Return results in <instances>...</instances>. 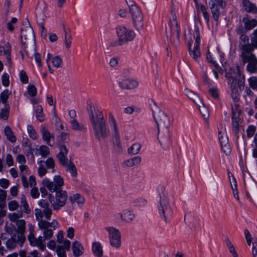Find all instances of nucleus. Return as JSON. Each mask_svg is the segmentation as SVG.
I'll list each match as a JSON object with an SVG mask.
<instances>
[{"label": "nucleus", "instance_id": "nucleus-1", "mask_svg": "<svg viewBox=\"0 0 257 257\" xmlns=\"http://www.w3.org/2000/svg\"><path fill=\"white\" fill-rule=\"evenodd\" d=\"M35 215L38 221L39 228L43 231V234L45 239H50L53 236V230L59 226V223L56 219H53L50 222L43 219V211L41 209H35Z\"/></svg>", "mask_w": 257, "mask_h": 257}, {"label": "nucleus", "instance_id": "nucleus-2", "mask_svg": "<svg viewBox=\"0 0 257 257\" xmlns=\"http://www.w3.org/2000/svg\"><path fill=\"white\" fill-rule=\"evenodd\" d=\"M90 116L95 135L97 137H105L107 132L106 127L102 112L99 110L96 111L91 106Z\"/></svg>", "mask_w": 257, "mask_h": 257}, {"label": "nucleus", "instance_id": "nucleus-3", "mask_svg": "<svg viewBox=\"0 0 257 257\" xmlns=\"http://www.w3.org/2000/svg\"><path fill=\"white\" fill-rule=\"evenodd\" d=\"M160 196V202L158 205V210L165 221L167 217L172 213V208L168 198V193L163 187H161L158 189Z\"/></svg>", "mask_w": 257, "mask_h": 257}, {"label": "nucleus", "instance_id": "nucleus-4", "mask_svg": "<svg viewBox=\"0 0 257 257\" xmlns=\"http://www.w3.org/2000/svg\"><path fill=\"white\" fill-rule=\"evenodd\" d=\"M116 33L118 38L117 44L123 45L135 38V32L123 26H119L116 28Z\"/></svg>", "mask_w": 257, "mask_h": 257}, {"label": "nucleus", "instance_id": "nucleus-5", "mask_svg": "<svg viewBox=\"0 0 257 257\" xmlns=\"http://www.w3.org/2000/svg\"><path fill=\"white\" fill-rule=\"evenodd\" d=\"M105 230L108 233L109 242L111 246L115 249L119 248L121 245V233L119 230L112 226L106 227Z\"/></svg>", "mask_w": 257, "mask_h": 257}, {"label": "nucleus", "instance_id": "nucleus-6", "mask_svg": "<svg viewBox=\"0 0 257 257\" xmlns=\"http://www.w3.org/2000/svg\"><path fill=\"white\" fill-rule=\"evenodd\" d=\"M153 115L157 124L158 131L169 128L171 124L170 118L163 111L159 110L154 112Z\"/></svg>", "mask_w": 257, "mask_h": 257}, {"label": "nucleus", "instance_id": "nucleus-7", "mask_svg": "<svg viewBox=\"0 0 257 257\" xmlns=\"http://www.w3.org/2000/svg\"><path fill=\"white\" fill-rule=\"evenodd\" d=\"M191 40H195L194 47L193 49L190 48L189 54L193 59L197 61L200 57L201 53L199 49V46L200 42L199 29L195 27L193 34H190L189 37Z\"/></svg>", "mask_w": 257, "mask_h": 257}, {"label": "nucleus", "instance_id": "nucleus-8", "mask_svg": "<svg viewBox=\"0 0 257 257\" xmlns=\"http://www.w3.org/2000/svg\"><path fill=\"white\" fill-rule=\"evenodd\" d=\"M67 194L65 191L60 190L56 192L55 199L50 200L52 207L55 210H58L63 207L67 200Z\"/></svg>", "mask_w": 257, "mask_h": 257}, {"label": "nucleus", "instance_id": "nucleus-9", "mask_svg": "<svg viewBox=\"0 0 257 257\" xmlns=\"http://www.w3.org/2000/svg\"><path fill=\"white\" fill-rule=\"evenodd\" d=\"M42 183L52 192L60 190L61 187L64 185L63 178H53L51 179L45 178Z\"/></svg>", "mask_w": 257, "mask_h": 257}, {"label": "nucleus", "instance_id": "nucleus-10", "mask_svg": "<svg viewBox=\"0 0 257 257\" xmlns=\"http://www.w3.org/2000/svg\"><path fill=\"white\" fill-rule=\"evenodd\" d=\"M109 130L114 142L118 143L120 138V132L118 124L112 113H109L108 116Z\"/></svg>", "mask_w": 257, "mask_h": 257}, {"label": "nucleus", "instance_id": "nucleus-11", "mask_svg": "<svg viewBox=\"0 0 257 257\" xmlns=\"http://www.w3.org/2000/svg\"><path fill=\"white\" fill-rule=\"evenodd\" d=\"M128 7L135 26L137 27V25L141 26V23L143 20V16L139 8L135 4Z\"/></svg>", "mask_w": 257, "mask_h": 257}, {"label": "nucleus", "instance_id": "nucleus-12", "mask_svg": "<svg viewBox=\"0 0 257 257\" xmlns=\"http://www.w3.org/2000/svg\"><path fill=\"white\" fill-rule=\"evenodd\" d=\"M28 239L31 246H37L39 249L42 251L46 250L45 240H46V239H45L44 236L43 237L39 236L36 238L35 235L33 236L31 235V236H28ZM47 240L48 239H47Z\"/></svg>", "mask_w": 257, "mask_h": 257}, {"label": "nucleus", "instance_id": "nucleus-13", "mask_svg": "<svg viewBox=\"0 0 257 257\" xmlns=\"http://www.w3.org/2000/svg\"><path fill=\"white\" fill-rule=\"evenodd\" d=\"M241 58L244 63H249L253 58L256 59L255 56L251 53L252 48L249 44L244 45L241 47Z\"/></svg>", "mask_w": 257, "mask_h": 257}, {"label": "nucleus", "instance_id": "nucleus-14", "mask_svg": "<svg viewBox=\"0 0 257 257\" xmlns=\"http://www.w3.org/2000/svg\"><path fill=\"white\" fill-rule=\"evenodd\" d=\"M158 139L162 147L167 148L170 144V132L168 128L158 131Z\"/></svg>", "mask_w": 257, "mask_h": 257}, {"label": "nucleus", "instance_id": "nucleus-15", "mask_svg": "<svg viewBox=\"0 0 257 257\" xmlns=\"http://www.w3.org/2000/svg\"><path fill=\"white\" fill-rule=\"evenodd\" d=\"M22 42L25 44L28 40L34 39V33L32 28L29 24L26 26L25 29H22L21 34Z\"/></svg>", "mask_w": 257, "mask_h": 257}, {"label": "nucleus", "instance_id": "nucleus-16", "mask_svg": "<svg viewBox=\"0 0 257 257\" xmlns=\"http://www.w3.org/2000/svg\"><path fill=\"white\" fill-rule=\"evenodd\" d=\"M244 235L247 244L251 245L252 242V254L253 257H257V238H252L248 230H244Z\"/></svg>", "mask_w": 257, "mask_h": 257}, {"label": "nucleus", "instance_id": "nucleus-17", "mask_svg": "<svg viewBox=\"0 0 257 257\" xmlns=\"http://www.w3.org/2000/svg\"><path fill=\"white\" fill-rule=\"evenodd\" d=\"M56 241L58 243L62 244L58 246H61L62 248H64V249H66L67 250L70 249L71 242L69 240L64 239V232L62 230L58 231L56 234Z\"/></svg>", "mask_w": 257, "mask_h": 257}, {"label": "nucleus", "instance_id": "nucleus-18", "mask_svg": "<svg viewBox=\"0 0 257 257\" xmlns=\"http://www.w3.org/2000/svg\"><path fill=\"white\" fill-rule=\"evenodd\" d=\"M46 60L47 63L51 62L53 66L56 68L61 67L63 64V61L60 56H56L53 57L50 53L47 54Z\"/></svg>", "mask_w": 257, "mask_h": 257}, {"label": "nucleus", "instance_id": "nucleus-19", "mask_svg": "<svg viewBox=\"0 0 257 257\" xmlns=\"http://www.w3.org/2000/svg\"><path fill=\"white\" fill-rule=\"evenodd\" d=\"M41 133L42 137L44 141H45L49 146H52L54 143H51V140L53 141L54 136L44 126L41 127Z\"/></svg>", "mask_w": 257, "mask_h": 257}, {"label": "nucleus", "instance_id": "nucleus-20", "mask_svg": "<svg viewBox=\"0 0 257 257\" xmlns=\"http://www.w3.org/2000/svg\"><path fill=\"white\" fill-rule=\"evenodd\" d=\"M169 25L171 32L178 37L179 33V28L177 22L176 16L175 14H172V17L170 20Z\"/></svg>", "mask_w": 257, "mask_h": 257}, {"label": "nucleus", "instance_id": "nucleus-21", "mask_svg": "<svg viewBox=\"0 0 257 257\" xmlns=\"http://www.w3.org/2000/svg\"><path fill=\"white\" fill-rule=\"evenodd\" d=\"M142 158L139 156H136L134 157L130 158L124 161L122 163L123 167H131L140 164L141 162Z\"/></svg>", "mask_w": 257, "mask_h": 257}, {"label": "nucleus", "instance_id": "nucleus-22", "mask_svg": "<svg viewBox=\"0 0 257 257\" xmlns=\"http://www.w3.org/2000/svg\"><path fill=\"white\" fill-rule=\"evenodd\" d=\"M218 139L220 145L227 143V138L225 132V126L220 123L218 126Z\"/></svg>", "mask_w": 257, "mask_h": 257}, {"label": "nucleus", "instance_id": "nucleus-23", "mask_svg": "<svg viewBox=\"0 0 257 257\" xmlns=\"http://www.w3.org/2000/svg\"><path fill=\"white\" fill-rule=\"evenodd\" d=\"M92 251L97 257H102L103 254V247L99 241H94L92 244Z\"/></svg>", "mask_w": 257, "mask_h": 257}, {"label": "nucleus", "instance_id": "nucleus-24", "mask_svg": "<svg viewBox=\"0 0 257 257\" xmlns=\"http://www.w3.org/2000/svg\"><path fill=\"white\" fill-rule=\"evenodd\" d=\"M72 249L75 256H79L83 253V246L78 241H75L73 242Z\"/></svg>", "mask_w": 257, "mask_h": 257}, {"label": "nucleus", "instance_id": "nucleus-25", "mask_svg": "<svg viewBox=\"0 0 257 257\" xmlns=\"http://www.w3.org/2000/svg\"><path fill=\"white\" fill-rule=\"evenodd\" d=\"M229 182L231 188L232 190V194L235 199L237 200L238 202L240 201V198L238 195V191L237 190V181L236 178H230Z\"/></svg>", "mask_w": 257, "mask_h": 257}, {"label": "nucleus", "instance_id": "nucleus-26", "mask_svg": "<svg viewBox=\"0 0 257 257\" xmlns=\"http://www.w3.org/2000/svg\"><path fill=\"white\" fill-rule=\"evenodd\" d=\"M185 94L192 101H193L196 104L199 102V103H201V99L200 97L196 94L195 92L192 91L191 90L186 88L184 90Z\"/></svg>", "mask_w": 257, "mask_h": 257}, {"label": "nucleus", "instance_id": "nucleus-27", "mask_svg": "<svg viewBox=\"0 0 257 257\" xmlns=\"http://www.w3.org/2000/svg\"><path fill=\"white\" fill-rule=\"evenodd\" d=\"M70 127L71 130L74 131L83 132L85 131L86 127L85 125L78 122L76 119L69 120Z\"/></svg>", "mask_w": 257, "mask_h": 257}, {"label": "nucleus", "instance_id": "nucleus-28", "mask_svg": "<svg viewBox=\"0 0 257 257\" xmlns=\"http://www.w3.org/2000/svg\"><path fill=\"white\" fill-rule=\"evenodd\" d=\"M69 199L72 204L76 203L78 205H82L85 202V199L83 196L79 193L70 196Z\"/></svg>", "mask_w": 257, "mask_h": 257}, {"label": "nucleus", "instance_id": "nucleus-29", "mask_svg": "<svg viewBox=\"0 0 257 257\" xmlns=\"http://www.w3.org/2000/svg\"><path fill=\"white\" fill-rule=\"evenodd\" d=\"M195 3L197 11L198 13H202L204 18L206 22H209V16L207 12L206 7L202 4H199L197 0H194Z\"/></svg>", "mask_w": 257, "mask_h": 257}, {"label": "nucleus", "instance_id": "nucleus-30", "mask_svg": "<svg viewBox=\"0 0 257 257\" xmlns=\"http://www.w3.org/2000/svg\"><path fill=\"white\" fill-rule=\"evenodd\" d=\"M50 153L49 148L44 145L37 146L35 148V154L37 155H40L42 157H46Z\"/></svg>", "mask_w": 257, "mask_h": 257}, {"label": "nucleus", "instance_id": "nucleus-31", "mask_svg": "<svg viewBox=\"0 0 257 257\" xmlns=\"http://www.w3.org/2000/svg\"><path fill=\"white\" fill-rule=\"evenodd\" d=\"M242 4L243 7L247 12L254 14L257 13V8L256 6L251 3L248 0H243Z\"/></svg>", "mask_w": 257, "mask_h": 257}, {"label": "nucleus", "instance_id": "nucleus-32", "mask_svg": "<svg viewBox=\"0 0 257 257\" xmlns=\"http://www.w3.org/2000/svg\"><path fill=\"white\" fill-rule=\"evenodd\" d=\"M23 216V212L22 211H18L10 213L8 215V217L11 222H16L20 220V218Z\"/></svg>", "mask_w": 257, "mask_h": 257}, {"label": "nucleus", "instance_id": "nucleus-33", "mask_svg": "<svg viewBox=\"0 0 257 257\" xmlns=\"http://www.w3.org/2000/svg\"><path fill=\"white\" fill-rule=\"evenodd\" d=\"M15 240L16 243L18 244L20 246H22L24 242L26 240V237L24 235V233L17 232L12 236Z\"/></svg>", "mask_w": 257, "mask_h": 257}, {"label": "nucleus", "instance_id": "nucleus-34", "mask_svg": "<svg viewBox=\"0 0 257 257\" xmlns=\"http://www.w3.org/2000/svg\"><path fill=\"white\" fill-rule=\"evenodd\" d=\"M20 204L21 207L25 213L29 214L31 213V208L26 200V197L24 195L21 196Z\"/></svg>", "mask_w": 257, "mask_h": 257}, {"label": "nucleus", "instance_id": "nucleus-35", "mask_svg": "<svg viewBox=\"0 0 257 257\" xmlns=\"http://www.w3.org/2000/svg\"><path fill=\"white\" fill-rule=\"evenodd\" d=\"M141 147L142 146L140 143H135L128 148L127 152L129 154L137 155L140 152Z\"/></svg>", "mask_w": 257, "mask_h": 257}, {"label": "nucleus", "instance_id": "nucleus-36", "mask_svg": "<svg viewBox=\"0 0 257 257\" xmlns=\"http://www.w3.org/2000/svg\"><path fill=\"white\" fill-rule=\"evenodd\" d=\"M121 219L125 222H130L133 220L134 215L130 210H124L122 213L120 214Z\"/></svg>", "mask_w": 257, "mask_h": 257}, {"label": "nucleus", "instance_id": "nucleus-37", "mask_svg": "<svg viewBox=\"0 0 257 257\" xmlns=\"http://www.w3.org/2000/svg\"><path fill=\"white\" fill-rule=\"evenodd\" d=\"M22 182L25 188H28L29 186L33 187L36 184L35 178H22Z\"/></svg>", "mask_w": 257, "mask_h": 257}, {"label": "nucleus", "instance_id": "nucleus-38", "mask_svg": "<svg viewBox=\"0 0 257 257\" xmlns=\"http://www.w3.org/2000/svg\"><path fill=\"white\" fill-rule=\"evenodd\" d=\"M248 63L247 70L251 73H255L257 71V59L253 58L251 61Z\"/></svg>", "mask_w": 257, "mask_h": 257}, {"label": "nucleus", "instance_id": "nucleus-39", "mask_svg": "<svg viewBox=\"0 0 257 257\" xmlns=\"http://www.w3.org/2000/svg\"><path fill=\"white\" fill-rule=\"evenodd\" d=\"M4 132L5 135L6 136L8 140H9L10 142L14 143L16 141V138L15 136L14 135L12 131L9 126H6L4 128Z\"/></svg>", "mask_w": 257, "mask_h": 257}, {"label": "nucleus", "instance_id": "nucleus-40", "mask_svg": "<svg viewBox=\"0 0 257 257\" xmlns=\"http://www.w3.org/2000/svg\"><path fill=\"white\" fill-rule=\"evenodd\" d=\"M123 83L125 84L126 88L128 89H133L137 87L138 86V82L135 79H128L123 81Z\"/></svg>", "mask_w": 257, "mask_h": 257}, {"label": "nucleus", "instance_id": "nucleus-41", "mask_svg": "<svg viewBox=\"0 0 257 257\" xmlns=\"http://www.w3.org/2000/svg\"><path fill=\"white\" fill-rule=\"evenodd\" d=\"M196 105L198 107V108L201 114L202 115V116L205 118H206L208 116V110L207 109V108L204 106L202 101L201 100V103H199L198 102Z\"/></svg>", "mask_w": 257, "mask_h": 257}, {"label": "nucleus", "instance_id": "nucleus-42", "mask_svg": "<svg viewBox=\"0 0 257 257\" xmlns=\"http://www.w3.org/2000/svg\"><path fill=\"white\" fill-rule=\"evenodd\" d=\"M243 22L245 28L247 30H250L253 28L257 24V22L254 19L249 20L248 19L244 18Z\"/></svg>", "mask_w": 257, "mask_h": 257}, {"label": "nucleus", "instance_id": "nucleus-43", "mask_svg": "<svg viewBox=\"0 0 257 257\" xmlns=\"http://www.w3.org/2000/svg\"><path fill=\"white\" fill-rule=\"evenodd\" d=\"M17 227V232L25 233L26 230V221L21 219L15 222Z\"/></svg>", "mask_w": 257, "mask_h": 257}, {"label": "nucleus", "instance_id": "nucleus-44", "mask_svg": "<svg viewBox=\"0 0 257 257\" xmlns=\"http://www.w3.org/2000/svg\"><path fill=\"white\" fill-rule=\"evenodd\" d=\"M66 167V170L70 173L72 176H76L77 175V170L75 165L73 163L67 164Z\"/></svg>", "mask_w": 257, "mask_h": 257}, {"label": "nucleus", "instance_id": "nucleus-45", "mask_svg": "<svg viewBox=\"0 0 257 257\" xmlns=\"http://www.w3.org/2000/svg\"><path fill=\"white\" fill-rule=\"evenodd\" d=\"M7 198L6 191L0 189V208H5L6 206V200Z\"/></svg>", "mask_w": 257, "mask_h": 257}, {"label": "nucleus", "instance_id": "nucleus-46", "mask_svg": "<svg viewBox=\"0 0 257 257\" xmlns=\"http://www.w3.org/2000/svg\"><path fill=\"white\" fill-rule=\"evenodd\" d=\"M211 9L214 19L215 21H217L220 14L219 8L217 6L216 4L213 3Z\"/></svg>", "mask_w": 257, "mask_h": 257}, {"label": "nucleus", "instance_id": "nucleus-47", "mask_svg": "<svg viewBox=\"0 0 257 257\" xmlns=\"http://www.w3.org/2000/svg\"><path fill=\"white\" fill-rule=\"evenodd\" d=\"M27 132L29 137L31 139L33 140H36L38 138V135L32 125H28L27 126Z\"/></svg>", "mask_w": 257, "mask_h": 257}, {"label": "nucleus", "instance_id": "nucleus-48", "mask_svg": "<svg viewBox=\"0 0 257 257\" xmlns=\"http://www.w3.org/2000/svg\"><path fill=\"white\" fill-rule=\"evenodd\" d=\"M11 93V91L8 89L4 90L0 94V98L4 103H6L9 96Z\"/></svg>", "mask_w": 257, "mask_h": 257}, {"label": "nucleus", "instance_id": "nucleus-49", "mask_svg": "<svg viewBox=\"0 0 257 257\" xmlns=\"http://www.w3.org/2000/svg\"><path fill=\"white\" fill-rule=\"evenodd\" d=\"M27 93L31 97L35 96L37 93V90L35 86L29 84L27 87Z\"/></svg>", "mask_w": 257, "mask_h": 257}, {"label": "nucleus", "instance_id": "nucleus-50", "mask_svg": "<svg viewBox=\"0 0 257 257\" xmlns=\"http://www.w3.org/2000/svg\"><path fill=\"white\" fill-rule=\"evenodd\" d=\"M240 110L237 104L232 105V113L233 119L237 118L240 113Z\"/></svg>", "mask_w": 257, "mask_h": 257}, {"label": "nucleus", "instance_id": "nucleus-51", "mask_svg": "<svg viewBox=\"0 0 257 257\" xmlns=\"http://www.w3.org/2000/svg\"><path fill=\"white\" fill-rule=\"evenodd\" d=\"M2 82L5 87H8L10 84L9 75L5 72L2 75Z\"/></svg>", "mask_w": 257, "mask_h": 257}, {"label": "nucleus", "instance_id": "nucleus-52", "mask_svg": "<svg viewBox=\"0 0 257 257\" xmlns=\"http://www.w3.org/2000/svg\"><path fill=\"white\" fill-rule=\"evenodd\" d=\"M59 163L63 166H66L68 163L67 155H57Z\"/></svg>", "mask_w": 257, "mask_h": 257}, {"label": "nucleus", "instance_id": "nucleus-53", "mask_svg": "<svg viewBox=\"0 0 257 257\" xmlns=\"http://www.w3.org/2000/svg\"><path fill=\"white\" fill-rule=\"evenodd\" d=\"M17 244L12 237L8 239L6 242V247L10 249H13L16 246Z\"/></svg>", "mask_w": 257, "mask_h": 257}, {"label": "nucleus", "instance_id": "nucleus-54", "mask_svg": "<svg viewBox=\"0 0 257 257\" xmlns=\"http://www.w3.org/2000/svg\"><path fill=\"white\" fill-rule=\"evenodd\" d=\"M19 206V203L15 200L11 201L8 203V207L10 211L16 210Z\"/></svg>", "mask_w": 257, "mask_h": 257}, {"label": "nucleus", "instance_id": "nucleus-55", "mask_svg": "<svg viewBox=\"0 0 257 257\" xmlns=\"http://www.w3.org/2000/svg\"><path fill=\"white\" fill-rule=\"evenodd\" d=\"M148 103L149 104L151 109L152 110L153 114H154V112H157V111L160 110L154 99L152 98L149 99Z\"/></svg>", "mask_w": 257, "mask_h": 257}, {"label": "nucleus", "instance_id": "nucleus-56", "mask_svg": "<svg viewBox=\"0 0 257 257\" xmlns=\"http://www.w3.org/2000/svg\"><path fill=\"white\" fill-rule=\"evenodd\" d=\"M37 163L39 165L38 168V173L40 176H44L46 173V170L42 164V161L38 160Z\"/></svg>", "mask_w": 257, "mask_h": 257}, {"label": "nucleus", "instance_id": "nucleus-57", "mask_svg": "<svg viewBox=\"0 0 257 257\" xmlns=\"http://www.w3.org/2000/svg\"><path fill=\"white\" fill-rule=\"evenodd\" d=\"M67 250L61 246H57L56 248V253L58 257H66V251Z\"/></svg>", "mask_w": 257, "mask_h": 257}, {"label": "nucleus", "instance_id": "nucleus-58", "mask_svg": "<svg viewBox=\"0 0 257 257\" xmlns=\"http://www.w3.org/2000/svg\"><path fill=\"white\" fill-rule=\"evenodd\" d=\"M9 114V108L5 107L2 109L0 112V118L6 120L8 119Z\"/></svg>", "mask_w": 257, "mask_h": 257}, {"label": "nucleus", "instance_id": "nucleus-59", "mask_svg": "<svg viewBox=\"0 0 257 257\" xmlns=\"http://www.w3.org/2000/svg\"><path fill=\"white\" fill-rule=\"evenodd\" d=\"M36 115L37 119L42 121L44 120V118L42 115V108L41 106H37V109L36 110Z\"/></svg>", "mask_w": 257, "mask_h": 257}, {"label": "nucleus", "instance_id": "nucleus-60", "mask_svg": "<svg viewBox=\"0 0 257 257\" xmlns=\"http://www.w3.org/2000/svg\"><path fill=\"white\" fill-rule=\"evenodd\" d=\"M248 82L250 87L253 89H257V78L251 77L248 79Z\"/></svg>", "mask_w": 257, "mask_h": 257}, {"label": "nucleus", "instance_id": "nucleus-61", "mask_svg": "<svg viewBox=\"0 0 257 257\" xmlns=\"http://www.w3.org/2000/svg\"><path fill=\"white\" fill-rule=\"evenodd\" d=\"M59 150V153L57 155H67L68 151L65 146L63 145H60Z\"/></svg>", "mask_w": 257, "mask_h": 257}, {"label": "nucleus", "instance_id": "nucleus-62", "mask_svg": "<svg viewBox=\"0 0 257 257\" xmlns=\"http://www.w3.org/2000/svg\"><path fill=\"white\" fill-rule=\"evenodd\" d=\"M256 128L253 125H249L246 130L247 136L248 138H251L254 135L255 132Z\"/></svg>", "mask_w": 257, "mask_h": 257}, {"label": "nucleus", "instance_id": "nucleus-63", "mask_svg": "<svg viewBox=\"0 0 257 257\" xmlns=\"http://www.w3.org/2000/svg\"><path fill=\"white\" fill-rule=\"evenodd\" d=\"M75 229L73 227H69L66 230L67 237L69 239H73L74 237Z\"/></svg>", "mask_w": 257, "mask_h": 257}, {"label": "nucleus", "instance_id": "nucleus-64", "mask_svg": "<svg viewBox=\"0 0 257 257\" xmlns=\"http://www.w3.org/2000/svg\"><path fill=\"white\" fill-rule=\"evenodd\" d=\"M251 42L253 46L257 48V29L254 31L253 36L251 38Z\"/></svg>", "mask_w": 257, "mask_h": 257}]
</instances>
